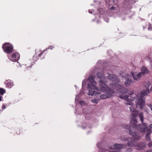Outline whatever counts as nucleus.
Segmentation results:
<instances>
[{"label": "nucleus", "mask_w": 152, "mask_h": 152, "mask_svg": "<svg viewBox=\"0 0 152 152\" xmlns=\"http://www.w3.org/2000/svg\"><path fill=\"white\" fill-rule=\"evenodd\" d=\"M130 95V96H128L126 95H122L120 96V97L126 101V105L128 104L133 106L134 104L133 102L135 99L136 96L133 93ZM129 108L132 113V118L130 122V126L132 127V128L138 127V126L140 127V124L137 125V122L136 119V117H138L142 123L144 120L143 113H138V111L132 106L130 107Z\"/></svg>", "instance_id": "f257e3e1"}, {"label": "nucleus", "mask_w": 152, "mask_h": 152, "mask_svg": "<svg viewBox=\"0 0 152 152\" xmlns=\"http://www.w3.org/2000/svg\"><path fill=\"white\" fill-rule=\"evenodd\" d=\"M107 78L112 81L115 82L110 85V86L112 88L115 89V90L121 93H127L128 91V89L118 83L119 80L115 75L113 74H109L107 76Z\"/></svg>", "instance_id": "f03ea898"}, {"label": "nucleus", "mask_w": 152, "mask_h": 152, "mask_svg": "<svg viewBox=\"0 0 152 152\" xmlns=\"http://www.w3.org/2000/svg\"><path fill=\"white\" fill-rule=\"evenodd\" d=\"M124 127L126 129H129L130 134L132 136V137L130 138L131 141H129L127 142V145L129 147H135L136 144L135 143V140L140 139L141 137L136 134L134 131L135 129H136L135 128L129 127L128 125L124 126Z\"/></svg>", "instance_id": "7ed1b4c3"}, {"label": "nucleus", "mask_w": 152, "mask_h": 152, "mask_svg": "<svg viewBox=\"0 0 152 152\" xmlns=\"http://www.w3.org/2000/svg\"><path fill=\"white\" fill-rule=\"evenodd\" d=\"M99 86L100 87L101 90L106 94H102L100 96L101 98L102 99L107 98H110L115 93L114 91L112 89H110L108 87L107 85L104 83H103V82L101 80L99 82Z\"/></svg>", "instance_id": "20e7f679"}, {"label": "nucleus", "mask_w": 152, "mask_h": 152, "mask_svg": "<svg viewBox=\"0 0 152 152\" xmlns=\"http://www.w3.org/2000/svg\"><path fill=\"white\" fill-rule=\"evenodd\" d=\"M149 92V89L144 90L141 92L140 96L141 97H137L136 101V106L137 108L141 109L143 107L145 104V101L142 97L147 95Z\"/></svg>", "instance_id": "39448f33"}, {"label": "nucleus", "mask_w": 152, "mask_h": 152, "mask_svg": "<svg viewBox=\"0 0 152 152\" xmlns=\"http://www.w3.org/2000/svg\"><path fill=\"white\" fill-rule=\"evenodd\" d=\"M140 126H138L137 127H135L136 129L139 130L141 132H147L146 136L145 139L148 141H149L150 140V134L151 133V130L150 129L148 128L147 125L145 123H142V125L141 126L140 125Z\"/></svg>", "instance_id": "423d86ee"}, {"label": "nucleus", "mask_w": 152, "mask_h": 152, "mask_svg": "<svg viewBox=\"0 0 152 152\" xmlns=\"http://www.w3.org/2000/svg\"><path fill=\"white\" fill-rule=\"evenodd\" d=\"M87 88L89 91V92L88 94L89 95L95 96H97L98 95L100 94V93L97 91L99 90V88L94 84L91 83H88Z\"/></svg>", "instance_id": "0eeeda50"}, {"label": "nucleus", "mask_w": 152, "mask_h": 152, "mask_svg": "<svg viewBox=\"0 0 152 152\" xmlns=\"http://www.w3.org/2000/svg\"><path fill=\"white\" fill-rule=\"evenodd\" d=\"M2 48L4 52L7 53H11L13 50L12 46L8 43H6L3 44Z\"/></svg>", "instance_id": "6e6552de"}, {"label": "nucleus", "mask_w": 152, "mask_h": 152, "mask_svg": "<svg viewBox=\"0 0 152 152\" xmlns=\"http://www.w3.org/2000/svg\"><path fill=\"white\" fill-rule=\"evenodd\" d=\"M131 74L133 77L134 80L138 81L141 79L142 76V73H138L136 72H131Z\"/></svg>", "instance_id": "1a4fd4ad"}, {"label": "nucleus", "mask_w": 152, "mask_h": 152, "mask_svg": "<svg viewBox=\"0 0 152 152\" xmlns=\"http://www.w3.org/2000/svg\"><path fill=\"white\" fill-rule=\"evenodd\" d=\"M20 56L18 53H14L10 57H9V59L13 62H16L19 59Z\"/></svg>", "instance_id": "9d476101"}, {"label": "nucleus", "mask_w": 152, "mask_h": 152, "mask_svg": "<svg viewBox=\"0 0 152 152\" xmlns=\"http://www.w3.org/2000/svg\"><path fill=\"white\" fill-rule=\"evenodd\" d=\"M130 76V75L127 74L125 76H123V77L125 78L126 79L125 82L124 84L125 86L127 87L130 86L131 84L134 82V81L132 80L129 79Z\"/></svg>", "instance_id": "9b49d317"}, {"label": "nucleus", "mask_w": 152, "mask_h": 152, "mask_svg": "<svg viewBox=\"0 0 152 152\" xmlns=\"http://www.w3.org/2000/svg\"><path fill=\"white\" fill-rule=\"evenodd\" d=\"M147 144L145 142H140L136 144V149L137 150H140L144 149Z\"/></svg>", "instance_id": "f8f14e48"}, {"label": "nucleus", "mask_w": 152, "mask_h": 152, "mask_svg": "<svg viewBox=\"0 0 152 152\" xmlns=\"http://www.w3.org/2000/svg\"><path fill=\"white\" fill-rule=\"evenodd\" d=\"M96 76L99 78L100 79L99 82L101 80L103 82V83H104L106 84L105 83L106 82L105 80V77L103 75L102 72H99L97 73Z\"/></svg>", "instance_id": "ddd939ff"}, {"label": "nucleus", "mask_w": 152, "mask_h": 152, "mask_svg": "<svg viewBox=\"0 0 152 152\" xmlns=\"http://www.w3.org/2000/svg\"><path fill=\"white\" fill-rule=\"evenodd\" d=\"M123 147V145L121 144H115L112 147H109L110 149H121Z\"/></svg>", "instance_id": "4468645a"}, {"label": "nucleus", "mask_w": 152, "mask_h": 152, "mask_svg": "<svg viewBox=\"0 0 152 152\" xmlns=\"http://www.w3.org/2000/svg\"><path fill=\"white\" fill-rule=\"evenodd\" d=\"M46 50V49H45L42 51L40 50H35V53L34 57H35L37 58L40 57L41 55Z\"/></svg>", "instance_id": "2eb2a0df"}, {"label": "nucleus", "mask_w": 152, "mask_h": 152, "mask_svg": "<svg viewBox=\"0 0 152 152\" xmlns=\"http://www.w3.org/2000/svg\"><path fill=\"white\" fill-rule=\"evenodd\" d=\"M5 84L6 85L7 87L9 88H11L13 86V83L12 81L11 80H8L5 82Z\"/></svg>", "instance_id": "dca6fc26"}, {"label": "nucleus", "mask_w": 152, "mask_h": 152, "mask_svg": "<svg viewBox=\"0 0 152 152\" xmlns=\"http://www.w3.org/2000/svg\"><path fill=\"white\" fill-rule=\"evenodd\" d=\"M94 77L92 75H90L89 77L88 78V80H89L90 82L94 84H96V82L94 80Z\"/></svg>", "instance_id": "f3484780"}, {"label": "nucleus", "mask_w": 152, "mask_h": 152, "mask_svg": "<svg viewBox=\"0 0 152 152\" xmlns=\"http://www.w3.org/2000/svg\"><path fill=\"white\" fill-rule=\"evenodd\" d=\"M148 71L147 68L145 66H143L141 69V72L142 75L144 74H147L148 73Z\"/></svg>", "instance_id": "a211bd4d"}, {"label": "nucleus", "mask_w": 152, "mask_h": 152, "mask_svg": "<svg viewBox=\"0 0 152 152\" xmlns=\"http://www.w3.org/2000/svg\"><path fill=\"white\" fill-rule=\"evenodd\" d=\"M99 99H94L91 100V102L97 104L99 101Z\"/></svg>", "instance_id": "6ab92c4d"}, {"label": "nucleus", "mask_w": 152, "mask_h": 152, "mask_svg": "<svg viewBox=\"0 0 152 152\" xmlns=\"http://www.w3.org/2000/svg\"><path fill=\"white\" fill-rule=\"evenodd\" d=\"M6 92L5 90L1 88H0V94L3 95Z\"/></svg>", "instance_id": "aec40b11"}, {"label": "nucleus", "mask_w": 152, "mask_h": 152, "mask_svg": "<svg viewBox=\"0 0 152 152\" xmlns=\"http://www.w3.org/2000/svg\"><path fill=\"white\" fill-rule=\"evenodd\" d=\"M128 137L127 136H124L122 137L121 140L123 141H126L128 140Z\"/></svg>", "instance_id": "412c9836"}, {"label": "nucleus", "mask_w": 152, "mask_h": 152, "mask_svg": "<svg viewBox=\"0 0 152 152\" xmlns=\"http://www.w3.org/2000/svg\"><path fill=\"white\" fill-rule=\"evenodd\" d=\"M80 104L82 106L84 105L85 104V103L83 101H81L80 102Z\"/></svg>", "instance_id": "4be33fe9"}, {"label": "nucleus", "mask_w": 152, "mask_h": 152, "mask_svg": "<svg viewBox=\"0 0 152 152\" xmlns=\"http://www.w3.org/2000/svg\"><path fill=\"white\" fill-rule=\"evenodd\" d=\"M148 105V106L150 108L151 110L152 111V105L151 104H149Z\"/></svg>", "instance_id": "5701e85b"}, {"label": "nucleus", "mask_w": 152, "mask_h": 152, "mask_svg": "<svg viewBox=\"0 0 152 152\" xmlns=\"http://www.w3.org/2000/svg\"><path fill=\"white\" fill-rule=\"evenodd\" d=\"M148 146L149 147L152 146V142H150L148 144Z\"/></svg>", "instance_id": "b1692460"}, {"label": "nucleus", "mask_w": 152, "mask_h": 152, "mask_svg": "<svg viewBox=\"0 0 152 152\" xmlns=\"http://www.w3.org/2000/svg\"><path fill=\"white\" fill-rule=\"evenodd\" d=\"M102 144L101 143H99L97 144V146L98 148H100V146Z\"/></svg>", "instance_id": "393cba45"}, {"label": "nucleus", "mask_w": 152, "mask_h": 152, "mask_svg": "<svg viewBox=\"0 0 152 152\" xmlns=\"http://www.w3.org/2000/svg\"><path fill=\"white\" fill-rule=\"evenodd\" d=\"M148 29L149 30H152V28H151V26H150V25L149 26H148Z\"/></svg>", "instance_id": "a878e982"}, {"label": "nucleus", "mask_w": 152, "mask_h": 152, "mask_svg": "<svg viewBox=\"0 0 152 152\" xmlns=\"http://www.w3.org/2000/svg\"><path fill=\"white\" fill-rule=\"evenodd\" d=\"M109 152H121L120 150H118V151H109Z\"/></svg>", "instance_id": "bb28decb"}, {"label": "nucleus", "mask_w": 152, "mask_h": 152, "mask_svg": "<svg viewBox=\"0 0 152 152\" xmlns=\"http://www.w3.org/2000/svg\"><path fill=\"white\" fill-rule=\"evenodd\" d=\"M86 83V80H83L82 82V85H83L84 84Z\"/></svg>", "instance_id": "cd10ccee"}, {"label": "nucleus", "mask_w": 152, "mask_h": 152, "mask_svg": "<svg viewBox=\"0 0 152 152\" xmlns=\"http://www.w3.org/2000/svg\"><path fill=\"white\" fill-rule=\"evenodd\" d=\"M53 47H54L53 46H50L48 47V49H50L52 50L53 48Z\"/></svg>", "instance_id": "c85d7f7f"}, {"label": "nucleus", "mask_w": 152, "mask_h": 152, "mask_svg": "<svg viewBox=\"0 0 152 152\" xmlns=\"http://www.w3.org/2000/svg\"><path fill=\"white\" fill-rule=\"evenodd\" d=\"M2 108L3 109H5L6 108L5 105H4V104H3L2 106Z\"/></svg>", "instance_id": "c756f323"}, {"label": "nucleus", "mask_w": 152, "mask_h": 152, "mask_svg": "<svg viewBox=\"0 0 152 152\" xmlns=\"http://www.w3.org/2000/svg\"><path fill=\"white\" fill-rule=\"evenodd\" d=\"M115 8L114 7H111L110 8V9H111L112 10H113Z\"/></svg>", "instance_id": "7c9ffc66"}, {"label": "nucleus", "mask_w": 152, "mask_h": 152, "mask_svg": "<svg viewBox=\"0 0 152 152\" xmlns=\"http://www.w3.org/2000/svg\"><path fill=\"white\" fill-rule=\"evenodd\" d=\"M147 152H152V150H150L147 151Z\"/></svg>", "instance_id": "2f4dec72"}, {"label": "nucleus", "mask_w": 152, "mask_h": 152, "mask_svg": "<svg viewBox=\"0 0 152 152\" xmlns=\"http://www.w3.org/2000/svg\"><path fill=\"white\" fill-rule=\"evenodd\" d=\"M149 127L152 128V124L149 125Z\"/></svg>", "instance_id": "473e14b6"}, {"label": "nucleus", "mask_w": 152, "mask_h": 152, "mask_svg": "<svg viewBox=\"0 0 152 152\" xmlns=\"http://www.w3.org/2000/svg\"><path fill=\"white\" fill-rule=\"evenodd\" d=\"M26 67L27 68H31V65L30 66H27Z\"/></svg>", "instance_id": "72a5a7b5"}, {"label": "nucleus", "mask_w": 152, "mask_h": 152, "mask_svg": "<svg viewBox=\"0 0 152 152\" xmlns=\"http://www.w3.org/2000/svg\"><path fill=\"white\" fill-rule=\"evenodd\" d=\"M109 0H106L105 1V2L107 3H108V2H107V1H108Z\"/></svg>", "instance_id": "f704fd0d"}, {"label": "nucleus", "mask_w": 152, "mask_h": 152, "mask_svg": "<svg viewBox=\"0 0 152 152\" xmlns=\"http://www.w3.org/2000/svg\"><path fill=\"white\" fill-rule=\"evenodd\" d=\"M89 12L91 13H92V12H91L90 10H89Z\"/></svg>", "instance_id": "c9c22d12"}, {"label": "nucleus", "mask_w": 152, "mask_h": 152, "mask_svg": "<svg viewBox=\"0 0 152 152\" xmlns=\"http://www.w3.org/2000/svg\"><path fill=\"white\" fill-rule=\"evenodd\" d=\"M131 149H129L128 150V151H127L128 152H129V151H131Z\"/></svg>", "instance_id": "e433bc0d"}, {"label": "nucleus", "mask_w": 152, "mask_h": 152, "mask_svg": "<svg viewBox=\"0 0 152 152\" xmlns=\"http://www.w3.org/2000/svg\"><path fill=\"white\" fill-rule=\"evenodd\" d=\"M1 97H2L1 96H0V101H1Z\"/></svg>", "instance_id": "4c0bfd02"}, {"label": "nucleus", "mask_w": 152, "mask_h": 152, "mask_svg": "<svg viewBox=\"0 0 152 152\" xmlns=\"http://www.w3.org/2000/svg\"><path fill=\"white\" fill-rule=\"evenodd\" d=\"M77 98V96H76V98H75V100H76V99Z\"/></svg>", "instance_id": "58836bf2"}]
</instances>
